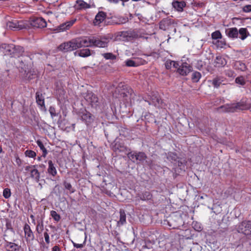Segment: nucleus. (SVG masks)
Here are the masks:
<instances>
[{
    "label": "nucleus",
    "mask_w": 251,
    "mask_h": 251,
    "mask_svg": "<svg viewBox=\"0 0 251 251\" xmlns=\"http://www.w3.org/2000/svg\"><path fill=\"white\" fill-rule=\"evenodd\" d=\"M93 37L78 38L69 42L61 44L58 47L60 50L67 52L76 50L83 47H92Z\"/></svg>",
    "instance_id": "obj_1"
},
{
    "label": "nucleus",
    "mask_w": 251,
    "mask_h": 251,
    "mask_svg": "<svg viewBox=\"0 0 251 251\" xmlns=\"http://www.w3.org/2000/svg\"><path fill=\"white\" fill-rule=\"evenodd\" d=\"M113 97L126 103H131L135 95L129 87L124 85L122 83L116 88L113 94Z\"/></svg>",
    "instance_id": "obj_2"
},
{
    "label": "nucleus",
    "mask_w": 251,
    "mask_h": 251,
    "mask_svg": "<svg viewBox=\"0 0 251 251\" xmlns=\"http://www.w3.org/2000/svg\"><path fill=\"white\" fill-rule=\"evenodd\" d=\"M113 150L119 155L124 156L127 155V157H146L145 154L142 152L131 151L130 149H128L123 144L119 142H116L112 146Z\"/></svg>",
    "instance_id": "obj_3"
},
{
    "label": "nucleus",
    "mask_w": 251,
    "mask_h": 251,
    "mask_svg": "<svg viewBox=\"0 0 251 251\" xmlns=\"http://www.w3.org/2000/svg\"><path fill=\"white\" fill-rule=\"evenodd\" d=\"M249 108L243 101L237 103L226 104L219 107V109L224 112H235L238 110H244Z\"/></svg>",
    "instance_id": "obj_4"
},
{
    "label": "nucleus",
    "mask_w": 251,
    "mask_h": 251,
    "mask_svg": "<svg viewBox=\"0 0 251 251\" xmlns=\"http://www.w3.org/2000/svg\"><path fill=\"white\" fill-rule=\"evenodd\" d=\"M238 233H242L251 238V221H244L236 226Z\"/></svg>",
    "instance_id": "obj_5"
},
{
    "label": "nucleus",
    "mask_w": 251,
    "mask_h": 251,
    "mask_svg": "<svg viewBox=\"0 0 251 251\" xmlns=\"http://www.w3.org/2000/svg\"><path fill=\"white\" fill-rule=\"evenodd\" d=\"M112 39V36H103L100 37H93L92 47L102 48H107L110 40Z\"/></svg>",
    "instance_id": "obj_6"
},
{
    "label": "nucleus",
    "mask_w": 251,
    "mask_h": 251,
    "mask_svg": "<svg viewBox=\"0 0 251 251\" xmlns=\"http://www.w3.org/2000/svg\"><path fill=\"white\" fill-rule=\"evenodd\" d=\"M3 48L5 49V53L11 57L18 56L24 51L23 48L13 44L4 45Z\"/></svg>",
    "instance_id": "obj_7"
},
{
    "label": "nucleus",
    "mask_w": 251,
    "mask_h": 251,
    "mask_svg": "<svg viewBox=\"0 0 251 251\" xmlns=\"http://www.w3.org/2000/svg\"><path fill=\"white\" fill-rule=\"evenodd\" d=\"M25 237L27 243H30L34 239V235L29 225L25 223L23 227Z\"/></svg>",
    "instance_id": "obj_8"
},
{
    "label": "nucleus",
    "mask_w": 251,
    "mask_h": 251,
    "mask_svg": "<svg viewBox=\"0 0 251 251\" xmlns=\"http://www.w3.org/2000/svg\"><path fill=\"white\" fill-rule=\"evenodd\" d=\"M83 97L92 106L97 105L98 102V98L91 91H87L83 93Z\"/></svg>",
    "instance_id": "obj_9"
},
{
    "label": "nucleus",
    "mask_w": 251,
    "mask_h": 251,
    "mask_svg": "<svg viewBox=\"0 0 251 251\" xmlns=\"http://www.w3.org/2000/svg\"><path fill=\"white\" fill-rule=\"evenodd\" d=\"M30 25L36 28H43L47 26L45 20L41 17L33 18L30 21Z\"/></svg>",
    "instance_id": "obj_10"
},
{
    "label": "nucleus",
    "mask_w": 251,
    "mask_h": 251,
    "mask_svg": "<svg viewBox=\"0 0 251 251\" xmlns=\"http://www.w3.org/2000/svg\"><path fill=\"white\" fill-rule=\"evenodd\" d=\"M149 104H153L157 107H162L163 106V102L160 97L156 94H152L151 96L150 101H147Z\"/></svg>",
    "instance_id": "obj_11"
},
{
    "label": "nucleus",
    "mask_w": 251,
    "mask_h": 251,
    "mask_svg": "<svg viewBox=\"0 0 251 251\" xmlns=\"http://www.w3.org/2000/svg\"><path fill=\"white\" fill-rule=\"evenodd\" d=\"M25 170L30 172V177L34 179L36 182L39 181L40 177V173L34 166H27Z\"/></svg>",
    "instance_id": "obj_12"
},
{
    "label": "nucleus",
    "mask_w": 251,
    "mask_h": 251,
    "mask_svg": "<svg viewBox=\"0 0 251 251\" xmlns=\"http://www.w3.org/2000/svg\"><path fill=\"white\" fill-rule=\"evenodd\" d=\"M4 247L6 251H20L21 246L13 242H8L4 238Z\"/></svg>",
    "instance_id": "obj_13"
},
{
    "label": "nucleus",
    "mask_w": 251,
    "mask_h": 251,
    "mask_svg": "<svg viewBox=\"0 0 251 251\" xmlns=\"http://www.w3.org/2000/svg\"><path fill=\"white\" fill-rule=\"evenodd\" d=\"M192 71V67L186 63H183L177 69V72L182 75H187Z\"/></svg>",
    "instance_id": "obj_14"
},
{
    "label": "nucleus",
    "mask_w": 251,
    "mask_h": 251,
    "mask_svg": "<svg viewBox=\"0 0 251 251\" xmlns=\"http://www.w3.org/2000/svg\"><path fill=\"white\" fill-rule=\"evenodd\" d=\"M106 14L103 11L99 12L96 16L93 23L95 25H99L105 19Z\"/></svg>",
    "instance_id": "obj_15"
},
{
    "label": "nucleus",
    "mask_w": 251,
    "mask_h": 251,
    "mask_svg": "<svg viewBox=\"0 0 251 251\" xmlns=\"http://www.w3.org/2000/svg\"><path fill=\"white\" fill-rule=\"evenodd\" d=\"M75 20H72L66 22L59 25L57 27V30L59 31H64L70 28V27L75 23Z\"/></svg>",
    "instance_id": "obj_16"
},
{
    "label": "nucleus",
    "mask_w": 251,
    "mask_h": 251,
    "mask_svg": "<svg viewBox=\"0 0 251 251\" xmlns=\"http://www.w3.org/2000/svg\"><path fill=\"white\" fill-rule=\"evenodd\" d=\"M137 197L143 201H147L152 199V195L150 192L145 191L141 194H138Z\"/></svg>",
    "instance_id": "obj_17"
},
{
    "label": "nucleus",
    "mask_w": 251,
    "mask_h": 251,
    "mask_svg": "<svg viewBox=\"0 0 251 251\" xmlns=\"http://www.w3.org/2000/svg\"><path fill=\"white\" fill-rule=\"evenodd\" d=\"M224 78L221 76H216L209 82L212 84L214 88H218L224 82Z\"/></svg>",
    "instance_id": "obj_18"
},
{
    "label": "nucleus",
    "mask_w": 251,
    "mask_h": 251,
    "mask_svg": "<svg viewBox=\"0 0 251 251\" xmlns=\"http://www.w3.org/2000/svg\"><path fill=\"white\" fill-rule=\"evenodd\" d=\"M76 4L75 7L78 9H85L90 8V5L82 0H77L76 1Z\"/></svg>",
    "instance_id": "obj_19"
},
{
    "label": "nucleus",
    "mask_w": 251,
    "mask_h": 251,
    "mask_svg": "<svg viewBox=\"0 0 251 251\" xmlns=\"http://www.w3.org/2000/svg\"><path fill=\"white\" fill-rule=\"evenodd\" d=\"M214 66L216 67H221L225 66L226 61L225 58L222 57L221 56H218L216 57L215 60H214Z\"/></svg>",
    "instance_id": "obj_20"
},
{
    "label": "nucleus",
    "mask_w": 251,
    "mask_h": 251,
    "mask_svg": "<svg viewBox=\"0 0 251 251\" xmlns=\"http://www.w3.org/2000/svg\"><path fill=\"white\" fill-rule=\"evenodd\" d=\"M227 35L230 38H236L238 36V30L236 27L228 28L226 30Z\"/></svg>",
    "instance_id": "obj_21"
},
{
    "label": "nucleus",
    "mask_w": 251,
    "mask_h": 251,
    "mask_svg": "<svg viewBox=\"0 0 251 251\" xmlns=\"http://www.w3.org/2000/svg\"><path fill=\"white\" fill-rule=\"evenodd\" d=\"M81 117V120L84 121L87 125H89L93 121L91 114L89 112H86V113H82Z\"/></svg>",
    "instance_id": "obj_22"
},
{
    "label": "nucleus",
    "mask_w": 251,
    "mask_h": 251,
    "mask_svg": "<svg viewBox=\"0 0 251 251\" xmlns=\"http://www.w3.org/2000/svg\"><path fill=\"white\" fill-rule=\"evenodd\" d=\"M172 5L173 7L176 9L178 11H182L183 8L185 7L186 4L184 1H174L173 2Z\"/></svg>",
    "instance_id": "obj_23"
},
{
    "label": "nucleus",
    "mask_w": 251,
    "mask_h": 251,
    "mask_svg": "<svg viewBox=\"0 0 251 251\" xmlns=\"http://www.w3.org/2000/svg\"><path fill=\"white\" fill-rule=\"evenodd\" d=\"M48 164V173L52 176H54L57 174L56 168L51 161H49Z\"/></svg>",
    "instance_id": "obj_24"
},
{
    "label": "nucleus",
    "mask_w": 251,
    "mask_h": 251,
    "mask_svg": "<svg viewBox=\"0 0 251 251\" xmlns=\"http://www.w3.org/2000/svg\"><path fill=\"white\" fill-rule=\"evenodd\" d=\"M77 53L78 56L80 57H86L91 55V50L88 49H82L78 52H75V53L76 55Z\"/></svg>",
    "instance_id": "obj_25"
},
{
    "label": "nucleus",
    "mask_w": 251,
    "mask_h": 251,
    "mask_svg": "<svg viewBox=\"0 0 251 251\" xmlns=\"http://www.w3.org/2000/svg\"><path fill=\"white\" fill-rule=\"evenodd\" d=\"M238 34L240 35L239 38L242 40H245L250 35L246 28H241L238 31Z\"/></svg>",
    "instance_id": "obj_26"
},
{
    "label": "nucleus",
    "mask_w": 251,
    "mask_h": 251,
    "mask_svg": "<svg viewBox=\"0 0 251 251\" xmlns=\"http://www.w3.org/2000/svg\"><path fill=\"white\" fill-rule=\"evenodd\" d=\"M31 59L28 57H26L24 59H21L20 61V63L21 64V67L24 70L25 72H26V70L28 69L29 67L30 66V64H28V63H25L28 61H30Z\"/></svg>",
    "instance_id": "obj_27"
},
{
    "label": "nucleus",
    "mask_w": 251,
    "mask_h": 251,
    "mask_svg": "<svg viewBox=\"0 0 251 251\" xmlns=\"http://www.w3.org/2000/svg\"><path fill=\"white\" fill-rule=\"evenodd\" d=\"M126 223V215L124 210L120 211V220L118 222L119 225H123Z\"/></svg>",
    "instance_id": "obj_28"
},
{
    "label": "nucleus",
    "mask_w": 251,
    "mask_h": 251,
    "mask_svg": "<svg viewBox=\"0 0 251 251\" xmlns=\"http://www.w3.org/2000/svg\"><path fill=\"white\" fill-rule=\"evenodd\" d=\"M36 100L37 104L42 106L44 105V99L42 94L39 92H37L36 93Z\"/></svg>",
    "instance_id": "obj_29"
},
{
    "label": "nucleus",
    "mask_w": 251,
    "mask_h": 251,
    "mask_svg": "<svg viewBox=\"0 0 251 251\" xmlns=\"http://www.w3.org/2000/svg\"><path fill=\"white\" fill-rule=\"evenodd\" d=\"M170 24L169 20L167 19H163L159 23V28L163 30H166Z\"/></svg>",
    "instance_id": "obj_30"
},
{
    "label": "nucleus",
    "mask_w": 251,
    "mask_h": 251,
    "mask_svg": "<svg viewBox=\"0 0 251 251\" xmlns=\"http://www.w3.org/2000/svg\"><path fill=\"white\" fill-rule=\"evenodd\" d=\"M36 226V231L38 234H41L44 230V224L43 220L37 221Z\"/></svg>",
    "instance_id": "obj_31"
},
{
    "label": "nucleus",
    "mask_w": 251,
    "mask_h": 251,
    "mask_svg": "<svg viewBox=\"0 0 251 251\" xmlns=\"http://www.w3.org/2000/svg\"><path fill=\"white\" fill-rule=\"evenodd\" d=\"M37 144L38 146L39 147L40 150L43 151V154L42 155V156L45 157V156L47 154V150H46V148H45L43 144L42 143V142L41 141H39V140H38L37 141Z\"/></svg>",
    "instance_id": "obj_32"
},
{
    "label": "nucleus",
    "mask_w": 251,
    "mask_h": 251,
    "mask_svg": "<svg viewBox=\"0 0 251 251\" xmlns=\"http://www.w3.org/2000/svg\"><path fill=\"white\" fill-rule=\"evenodd\" d=\"M201 77V74L198 72H195L192 74V79L193 82H197Z\"/></svg>",
    "instance_id": "obj_33"
},
{
    "label": "nucleus",
    "mask_w": 251,
    "mask_h": 251,
    "mask_svg": "<svg viewBox=\"0 0 251 251\" xmlns=\"http://www.w3.org/2000/svg\"><path fill=\"white\" fill-rule=\"evenodd\" d=\"M50 216L56 222H58L61 219V217L55 211L51 210L50 211Z\"/></svg>",
    "instance_id": "obj_34"
},
{
    "label": "nucleus",
    "mask_w": 251,
    "mask_h": 251,
    "mask_svg": "<svg viewBox=\"0 0 251 251\" xmlns=\"http://www.w3.org/2000/svg\"><path fill=\"white\" fill-rule=\"evenodd\" d=\"M103 57L106 59L114 60L116 58V56L112 53H104L102 54Z\"/></svg>",
    "instance_id": "obj_35"
},
{
    "label": "nucleus",
    "mask_w": 251,
    "mask_h": 251,
    "mask_svg": "<svg viewBox=\"0 0 251 251\" xmlns=\"http://www.w3.org/2000/svg\"><path fill=\"white\" fill-rule=\"evenodd\" d=\"M63 184L65 189L69 190L71 193H73L75 192V190L72 187V186L70 183L67 182V181H64Z\"/></svg>",
    "instance_id": "obj_36"
},
{
    "label": "nucleus",
    "mask_w": 251,
    "mask_h": 251,
    "mask_svg": "<svg viewBox=\"0 0 251 251\" xmlns=\"http://www.w3.org/2000/svg\"><path fill=\"white\" fill-rule=\"evenodd\" d=\"M211 37L213 39H219L222 38V34L219 30H217L212 33Z\"/></svg>",
    "instance_id": "obj_37"
},
{
    "label": "nucleus",
    "mask_w": 251,
    "mask_h": 251,
    "mask_svg": "<svg viewBox=\"0 0 251 251\" xmlns=\"http://www.w3.org/2000/svg\"><path fill=\"white\" fill-rule=\"evenodd\" d=\"M7 27L10 29H14L18 28V25L16 23L9 22L7 23Z\"/></svg>",
    "instance_id": "obj_38"
},
{
    "label": "nucleus",
    "mask_w": 251,
    "mask_h": 251,
    "mask_svg": "<svg viewBox=\"0 0 251 251\" xmlns=\"http://www.w3.org/2000/svg\"><path fill=\"white\" fill-rule=\"evenodd\" d=\"M235 82L241 85H244L246 83L244 77L243 76H240L237 77L235 79Z\"/></svg>",
    "instance_id": "obj_39"
},
{
    "label": "nucleus",
    "mask_w": 251,
    "mask_h": 251,
    "mask_svg": "<svg viewBox=\"0 0 251 251\" xmlns=\"http://www.w3.org/2000/svg\"><path fill=\"white\" fill-rule=\"evenodd\" d=\"M48 231H49V229L46 228L45 231L44 233V236L45 238V242L48 245H49L50 242V235L48 233Z\"/></svg>",
    "instance_id": "obj_40"
},
{
    "label": "nucleus",
    "mask_w": 251,
    "mask_h": 251,
    "mask_svg": "<svg viewBox=\"0 0 251 251\" xmlns=\"http://www.w3.org/2000/svg\"><path fill=\"white\" fill-rule=\"evenodd\" d=\"M3 196L5 199H8L11 196L10 189L5 188L3 191Z\"/></svg>",
    "instance_id": "obj_41"
},
{
    "label": "nucleus",
    "mask_w": 251,
    "mask_h": 251,
    "mask_svg": "<svg viewBox=\"0 0 251 251\" xmlns=\"http://www.w3.org/2000/svg\"><path fill=\"white\" fill-rule=\"evenodd\" d=\"M173 64H175V61L168 60L165 62V67L167 69H170L173 66Z\"/></svg>",
    "instance_id": "obj_42"
},
{
    "label": "nucleus",
    "mask_w": 251,
    "mask_h": 251,
    "mask_svg": "<svg viewBox=\"0 0 251 251\" xmlns=\"http://www.w3.org/2000/svg\"><path fill=\"white\" fill-rule=\"evenodd\" d=\"M26 157H35L36 153L32 151H26L25 152Z\"/></svg>",
    "instance_id": "obj_43"
},
{
    "label": "nucleus",
    "mask_w": 251,
    "mask_h": 251,
    "mask_svg": "<svg viewBox=\"0 0 251 251\" xmlns=\"http://www.w3.org/2000/svg\"><path fill=\"white\" fill-rule=\"evenodd\" d=\"M215 44L219 48H223L226 45V42L224 40H217Z\"/></svg>",
    "instance_id": "obj_44"
},
{
    "label": "nucleus",
    "mask_w": 251,
    "mask_h": 251,
    "mask_svg": "<svg viewBox=\"0 0 251 251\" xmlns=\"http://www.w3.org/2000/svg\"><path fill=\"white\" fill-rule=\"evenodd\" d=\"M126 64L128 67H135L136 66V63L132 60H127L126 62Z\"/></svg>",
    "instance_id": "obj_45"
},
{
    "label": "nucleus",
    "mask_w": 251,
    "mask_h": 251,
    "mask_svg": "<svg viewBox=\"0 0 251 251\" xmlns=\"http://www.w3.org/2000/svg\"><path fill=\"white\" fill-rule=\"evenodd\" d=\"M243 11L245 12H251V5H246L243 7Z\"/></svg>",
    "instance_id": "obj_46"
},
{
    "label": "nucleus",
    "mask_w": 251,
    "mask_h": 251,
    "mask_svg": "<svg viewBox=\"0 0 251 251\" xmlns=\"http://www.w3.org/2000/svg\"><path fill=\"white\" fill-rule=\"evenodd\" d=\"M119 35L123 37H126L129 36V33L127 31H122L119 33Z\"/></svg>",
    "instance_id": "obj_47"
},
{
    "label": "nucleus",
    "mask_w": 251,
    "mask_h": 251,
    "mask_svg": "<svg viewBox=\"0 0 251 251\" xmlns=\"http://www.w3.org/2000/svg\"><path fill=\"white\" fill-rule=\"evenodd\" d=\"M74 247L76 248H82L84 247L85 242L83 244H77L74 242H72Z\"/></svg>",
    "instance_id": "obj_48"
},
{
    "label": "nucleus",
    "mask_w": 251,
    "mask_h": 251,
    "mask_svg": "<svg viewBox=\"0 0 251 251\" xmlns=\"http://www.w3.org/2000/svg\"><path fill=\"white\" fill-rule=\"evenodd\" d=\"M233 72L231 71L228 70L226 72V75L229 77H232L233 76Z\"/></svg>",
    "instance_id": "obj_49"
},
{
    "label": "nucleus",
    "mask_w": 251,
    "mask_h": 251,
    "mask_svg": "<svg viewBox=\"0 0 251 251\" xmlns=\"http://www.w3.org/2000/svg\"><path fill=\"white\" fill-rule=\"evenodd\" d=\"M239 63H240V66H241V67H240V69L242 71H245V70H246V66L245 64H244V63H240V62H239Z\"/></svg>",
    "instance_id": "obj_50"
},
{
    "label": "nucleus",
    "mask_w": 251,
    "mask_h": 251,
    "mask_svg": "<svg viewBox=\"0 0 251 251\" xmlns=\"http://www.w3.org/2000/svg\"><path fill=\"white\" fill-rule=\"evenodd\" d=\"M52 251H60L59 246H55L52 248Z\"/></svg>",
    "instance_id": "obj_51"
},
{
    "label": "nucleus",
    "mask_w": 251,
    "mask_h": 251,
    "mask_svg": "<svg viewBox=\"0 0 251 251\" xmlns=\"http://www.w3.org/2000/svg\"><path fill=\"white\" fill-rule=\"evenodd\" d=\"M30 218L32 220V223L34 224V225H35L36 224V222H35V217L34 216V215H30Z\"/></svg>",
    "instance_id": "obj_52"
},
{
    "label": "nucleus",
    "mask_w": 251,
    "mask_h": 251,
    "mask_svg": "<svg viewBox=\"0 0 251 251\" xmlns=\"http://www.w3.org/2000/svg\"><path fill=\"white\" fill-rule=\"evenodd\" d=\"M173 66L175 68H177L179 66V65L178 63L175 61V64H173Z\"/></svg>",
    "instance_id": "obj_53"
},
{
    "label": "nucleus",
    "mask_w": 251,
    "mask_h": 251,
    "mask_svg": "<svg viewBox=\"0 0 251 251\" xmlns=\"http://www.w3.org/2000/svg\"><path fill=\"white\" fill-rule=\"evenodd\" d=\"M194 228L195 230H198V231H200L201 230V226H197L196 227L194 226Z\"/></svg>",
    "instance_id": "obj_54"
},
{
    "label": "nucleus",
    "mask_w": 251,
    "mask_h": 251,
    "mask_svg": "<svg viewBox=\"0 0 251 251\" xmlns=\"http://www.w3.org/2000/svg\"><path fill=\"white\" fill-rule=\"evenodd\" d=\"M9 226H10V224L8 223H7L6 224V227L7 228H9Z\"/></svg>",
    "instance_id": "obj_55"
},
{
    "label": "nucleus",
    "mask_w": 251,
    "mask_h": 251,
    "mask_svg": "<svg viewBox=\"0 0 251 251\" xmlns=\"http://www.w3.org/2000/svg\"><path fill=\"white\" fill-rule=\"evenodd\" d=\"M50 227L52 228H55V227L52 226H50Z\"/></svg>",
    "instance_id": "obj_56"
},
{
    "label": "nucleus",
    "mask_w": 251,
    "mask_h": 251,
    "mask_svg": "<svg viewBox=\"0 0 251 251\" xmlns=\"http://www.w3.org/2000/svg\"><path fill=\"white\" fill-rule=\"evenodd\" d=\"M2 148L1 147H0V153L2 152Z\"/></svg>",
    "instance_id": "obj_57"
},
{
    "label": "nucleus",
    "mask_w": 251,
    "mask_h": 251,
    "mask_svg": "<svg viewBox=\"0 0 251 251\" xmlns=\"http://www.w3.org/2000/svg\"><path fill=\"white\" fill-rule=\"evenodd\" d=\"M17 158V162H18V160H20V158L19 157H18V158Z\"/></svg>",
    "instance_id": "obj_58"
},
{
    "label": "nucleus",
    "mask_w": 251,
    "mask_h": 251,
    "mask_svg": "<svg viewBox=\"0 0 251 251\" xmlns=\"http://www.w3.org/2000/svg\"><path fill=\"white\" fill-rule=\"evenodd\" d=\"M133 159H134V158H132ZM136 159V160H138L139 158L138 157H136V158H135Z\"/></svg>",
    "instance_id": "obj_59"
},
{
    "label": "nucleus",
    "mask_w": 251,
    "mask_h": 251,
    "mask_svg": "<svg viewBox=\"0 0 251 251\" xmlns=\"http://www.w3.org/2000/svg\"><path fill=\"white\" fill-rule=\"evenodd\" d=\"M52 113H53V112L50 111V114H51V115H53Z\"/></svg>",
    "instance_id": "obj_60"
},
{
    "label": "nucleus",
    "mask_w": 251,
    "mask_h": 251,
    "mask_svg": "<svg viewBox=\"0 0 251 251\" xmlns=\"http://www.w3.org/2000/svg\"><path fill=\"white\" fill-rule=\"evenodd\" d=\"M52 113H53V112L50 111V114H51V115H53Z\"/></svg>",
    "instance_id": "obj_61"
},
{
    "label": "nucleus",
    "mask_w": 251,
    "mask_h": 251,
    "mask_svg": "<svg viewBox=\"0 0 251 251\" xmlns=\"http://www.w3.org/2000/svg\"><path fill=\"white\" fill-rule=\"evenodd\" d=\"M6 236H6V234H4V238H5V237H6Z\"/></svg>",
    "instance_id": "obj_62"
},
{
    "label": "nucleus",
    "mask_w": 251,
    "mask_h": 251,
    "mask_svg": "<svg viewBox=\"0 0 251 251\" xmlns=\"http://www.w3.org/2000/svg\"><path fill=\"white\" fill-rule=\"evenodd\" d=\"M40 159H41V158H40V157H39V158H38V160H41Z\"/></svg>",
    "instance_id": "obj_63"
},
{
    "label": "nucleus",
    "mask_w": 251,
    "mask_h": 251,
    "mask_svg": "<svg viewBox=\"0 0 251 251\" xmlns=\"http://www.w3.org/2000/svg\"><path fill=\"white\" fill-rule=\"evenodd\" d=\"M51 237L52 238L53 237V235H51Z\"/></svg>",
    "instance_id": "obj_64"
}]
</instances>
